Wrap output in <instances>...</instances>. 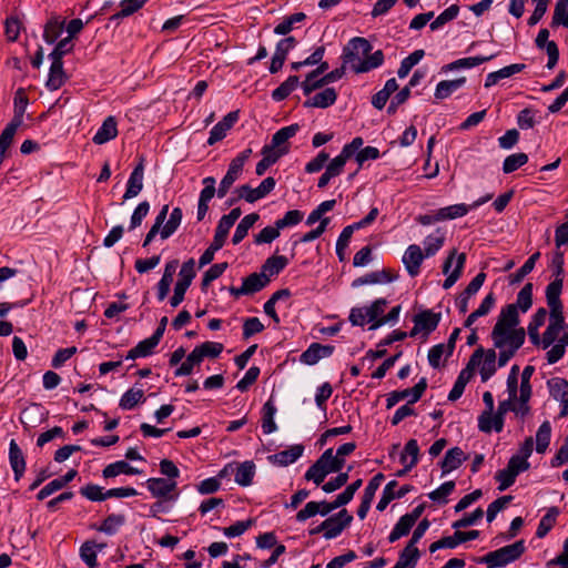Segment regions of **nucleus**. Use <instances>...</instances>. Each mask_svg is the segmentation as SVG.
<instances>
[{"label":"nucleus","instance_id":"1","mask_svg":"<svg viewBox=\"0 0 568 568\" xmlns=\"http://www.w3.org/2000/svg\"><path fill=\"white\" fill-rule=\"evenodd\" d=\"M519 323L515 306L507 305L501 308L498 320L491 332L494 346L499 349L498 365L505 366L508 361L523 346L526 331L516 326Z\"/></svg>","mask_w":568,"mask_h":568},{"label":"nucleus","instance_id":"2","mask_svg":"<svg viewBox=\"0 0 568 568\" xmlns=\"http://www.w3.org/2000/svg\"><path fill=\"white\" fill-rule=\"evenodd\" d=\"M534 346L542 349L549 348L546 353L548 364H555L566 354L568 347V324L565 322L564 313H549V323Z\"/></svg>","mask_w":568,"mask_h":568},{"label":"nucleus","instance_id":"3","mask_svg":"<svg viewBox=\"0 0 568 568\" xmlns=\"http://www.w3.org/2000/svg\"><path fill=\"white\" fill-rule=\"evenodd\" d=\"M168 213L169 205L165 204L158 213L153 225L148 232L143 246H148L158 234H160L162 240H166L178 230L183 217L181 207H174L166 220Z\"/></svg>","mask_w":568,"mask_h":568},{"label":"nucleus","instance_id":"4","mask_svg":"<svg viewBox=\"0 0 568 568\" xmlns=\"http://www.w3.org/2000/svg\"><path fill=\"white\" fill-rule=\"evenodd\" d=\"M525 550L526 547L524 540H518L511 545L486 554L480 561L485 562L488 568L504 567L517 560Z\"/></svg>","mask_w":568,"mask_h":568},{"label":"nucleus","instance_id":"5","mask_svg":"<svg viewBox=\"0 0 568 568\" xmlns=\"http://www.w3.org/2000/svg\"><path fill=\"white\" fill-rule=\"evenodd\" d=\"M509 410L514 412L517 416L524 417L529 413L530 407L528 405V402H521V394H519V396L517 395V393L515 394V396L508 394V398L499 403L496 412L494 425L496 426L497 433L503 430L504 416Z\"/></svg>","mask_w":568,"mask_h":568},{"label":"nucleus","instance_id":"6","mask_svg":"<svg viewBox=\"0 0 568 568\" xmlns=\"http://www.w3.org/2000/svg\"><path fill=\"white\" fill-rule=\"evenodd\" d=\"M495 363L496 353L494 349H488L486 353L478 349L470 357L467 369L474 371L478 367L483 382H486L496 371Z\"/></svg>","mask_w":568,"mask_h":568},{"label":"nucleus","instance_id":"7","mask_svg":"<svg viewBox=\"0 0 568 568\" xmlns=\"http://www.w3.org/2000/svg\"><path fill=\"white\" fill-rule=\"evenodd\" d=\"M268 278L261 272H254L242 280L240 287L231 286L229 292L234 297L253 295L268 285Z\"/></svg>","mask_w":568,"mask_h":568},{"label":"nucleus","instance_id":"8","mask_svg":"<svg viewBox=\"0 0 568 568\" xmlns=\"http://www.w3.org/2000/svg\"><path fill=\"white\" fill-rule=\"evenodd\" d=\"M373 47L371 42L362 37H355L348 41L343 49V63L356 64L362 61V55H367L372 51Z\"/></svg>","mask_w":568,"mask_h":568},{"label":"nucleus","instance_id":"9","mask_svg":"<svg viewBox=\"0 0 568 568\" xmlns=\"http://www.w3.org/2000/svg\"><path fill=\"white\" fill-rule=\"evenodd\" d=\"M352 520L353 516L348 514L347 509H342L337 514L326 518L321 527L325 528L324 538L328 540L336 538L351 525Z\"/></svg>","mask_w":568,"mask_h":568},{"label":"nucleus","instance_id":"10","mask_svg":"<svg viewBox=\"0 0 568 568\" xmlns=\"http://www.w3.org/2000/svg\"><path fill=\"white\" fill-rule=\"evenodd\" d=\"M275 185V179L268 176L255 189H252L248 184H243L236 191L239 193V197L244 199L248 203H254L270 194L274 190Z\"/></svg>","mask_w":568,"mask_h":568},{"label":"nucleus","instance_id":"11","mask_svg":"<svg viewBox=\"0 0 568 568\" xmlns=\"http://www.w3.org/2000/svg\"><path fill=\"white\" fill-rule=\"evenodd\" d=\"M440 320V315L430 310L423 311L414 316V327L409 332L410 337H415L419 333L425 336L436 329Z\"/></svg>","mask_w":568,"mask_h":568},{"label":"nucleus","instance_id":"12","mask_svg":"<svg viewBox=\"0 0 568 568\" xmlns=\"http://www.w3.org/2000/svg\"><path fill=\"white\" fill-rule=\"evenodd\" d=\"M460 331L462 329L459 327H455L448 338L447 344H437L429 349L428 362L432 367L438 368L442 357L444 355H446V357L452 355Z\"/></svg>","mask_w":568,"mask_h":568},{"label":"nucleus","instance_id":"13","mask_svg":"<svg viewBox=\"0 0 568 568\" xmlns=\"http://www.w3.org/2000/svg\"><path fill=\"white\" fill-rule=\"evenodd\" d=\"M146 487L151 495L155 498H165L168 500H175L178 494L171 495L176 489V481L165 478H149Z\"/></svg>","mask_w":568,"mask_h":568},{"label":"nucleus","instance_id":"14","mask_svg":"<svg viewBox=\"0 0 568 568\" xmlns=\"http://www.w3.org/2000/svg\"><path fill=\"white\" fill-rule=\"evenodd\" d=\"M143 178H144V158L141 156L139 163L134 166L131 172L126 190L123 194V200H130L139 195V193L143 189Z\"/></svg>","mask_w":568,"mask_h":568},{"label":"nucleus","instance_id":"15","mask_svg":"<svg viewBox=\"0 0 568 568\" xmlns=\"http://www.w3.org/2000/svg\"><path fill=\"white\" fill-rule=\"evenodd\" d=\"M548 386L552 398L561 405L559 416H568V382L564 378H552L548 382Z\"/></svg>","mask_w":568,"mask_h":568},{"label":"nucleus","instance_id":"16","mask_svg":"<svg viewBox=\"0 0 568 568\" xmlns=\"http://www.w3.org/2000/svg\"><path fill=\"white\" fill-rule=\"evenodd\" d=\"M398 275L396 272L390 268H383L357 277L353 281L352 286L358 287L366 284H385L395 281Z\"/></svg>","mask_w":568,"mask_h":568},{"label":"nucleus","instance_id":"17","mask_svg":"<svg viewBox=\"0 0 568 568\" xmlns=\"http://www.w3.org/2000/svg\"><path fill=\"white\" fill-rule=\"evenodd\" d=\"M549 30L540 29L535 40L538 49H546L548 55L547 68L552 69L558 62L559 50L555 41H549Z\"/></svg>","mask_w":568,"mask_h":568},{"label":"nucleus","instance_id":"18","mask_svg":"<svg viewBox=\"0 0 568 568\" xmlns=\"http://www.w3.org/2000/svg\"><path fill=\"white\" fill-rule=\"evenodd\" d=\"M335 347L333 345H323L312 343L302 354L301 362L306 365H315L320 359L328 357L333 354Z\"/></svg>","mask_w":568,"mask_h":568},{"label":"nucleus","instance_id":"19","mask_svg":"<svg viewBox=\"0 0 568 568\" xmlns=\"http://www.w3.org/2000/svg\"><path fill=\"white\" fill-rule=\"evenodd\" d=\"M13 103V118L7 125L18 130L23 124V115L29 104V98L26 94L24 89L20 88L16 91Z\"/></svg>","mask_w":568,"mask_h":568},{"label":"nucleus","instance_id":"20","mask_svg":"<svg viewBox=\"0 0 568 568\" xmlns=\"http://www.w3.org/2000/svg\"><path fill=\"white\" fill-rule=\"evenodd\" d=\"M303 452L304 446L296 444L287 449L281 450L274 455L268 456L267 459L272 464H276L278 466H288L295 463L303 455Z\"/></svg>","mask_w":568,"mask_h":568},{"label":"nucleus","instance_id":"21","mask_svg":"<svg viewBox=\"0 0 568 568\" xmlns=\"http://www.w3.org/2000/svg\"><path fill=\"white\" fill-rule=\"evenodd\" d=\"M9 462L14 474V479L19 481L26 470V459L22 450L14 439L9 444Z\"/></svg>","mask_w":568,"mask_h":568},{"label":"nucleus","instance_id":"22","mask_svg":"<svg viewBox=\"0 0 568 568\" xmlns=\"http://www.w3.org/2000/svg\"><path fill=\"white\" fill-rule=\"evenodd\" d=\"M337 100V92L334 88H326L323 91L316 93L312 98L304 101V108H321L326 109L333 105Z\"/></svg>","mask_w":568,"mask_h":568},{"label":"nucleus","instance_id":"23","mask_svg":"<svg viewBox=\"0 0 568 568\" xmlns=\"http://www.w3.org/2000/svg\"><path fill=\"white\" fill-rule=\"evenodd\" d=\"M436 251H405L403 255V263L410 276H416L419 273L422 262L432 256Z\"/></svg>","mask_w":568,"mask_h":568},{"label":"nucleus","instance_id":"24","mask_svg":"<svg viewBox=\"0 0 568 568\" xmlns=\"http://www.w3.org/2000/svg\"><path fill=\"white\" fill-rule=\"evenodd\" d=\"M562 288V278H556L546 287V300L549 306V313H564L560 293Z\"/></svg>","mask_w":568,"mask_h":568},{"label":"nucleus","instance_id":"25","mask_svg":"<svg viewBox=\"0 0 568 568\" xmlns=\"http://www.w3.org/2000/svg\"><path fill=\"white\" fill-rule=\"evenodd\" d=\"M118 135V128H116V120L114 116L110 115L108 116L102 125L98 129L94 136L92 138V141L95 144H104Z\"/></svg>","mask_w":568,"mask_h":568},{"label":"nucleus","instance_id":"26","mask_svg":"<svg viewBox=\"0 0 568 568\" xmlns=\"http://www.w3.org/2000/svg\"><path fill=\"white\" fill-rule=\"evenodd\" d=\"M526 68L523 63H515L494 71L487 74L485 80V88L496 85L500 80L510 78L511 75L521 72Z\"/></svg>","mask_w":568,"mask_h":568},{"label":"nucleus","instance_id":"27","mask_svg":"<svg viewBox=\"0 0 568 568\" xmlns=\"http://www.w3.org/2000/svg\"><path fill=\"white\" fill-rule=\"evenodd\" d=\"M288 264V258L283 255H273L268 257L261 266V273L268 278V283L272 277L277 276Z\"/></svg>","mask_w":568,"mask_h":568},{"label":"nucleus","instance_id":"28","mask_svg":"<svg viewBox=\"0 0 568 568\" xmlns=\"http://www.w3.org/2000/svg\"><path fill=\"white\" fill-rule=\"evenodd\" d=\"M67 80L62 60H51L47 88L51 91L60 89Z\"/></svg>","mask_w":568,"mask_h":568},{"label":"nucleus","instance_id":"29","mask_svg":"<svg viewBox=\"0 0 568 568\" xmlns=\"http://www.w3.org/2000/svg\"><path fill=\"white\" fill-rule=\"evenodd\" d=\"M178 266H179V261L178 260L170 261L165 265L162 278L158 283V298H159V301H163L168 296V294L170 292V286H171L172 281H173V275H174Z\"/></svg>","mask_w":568,"mask_h":568},{"label":"nucleus","instance_id":"30","mask_svg":"<svg viewBox=\"0 0 568 568\" xmlns=\"http://www.w3.org/2000/svg\"><path fill=\"white\" fill-rule=\"evenodd\" d=\"M363 57L364 59H362V61L353 64V70L356 73L369 72L384 63V52L382 50H377L374 53L369 52L367 55Z\"/></svg>","mask_w":568,"mask_h":568},{"label":"nucleus","instance_id":"31","mask_svg":"<svg viewBox=\"0 0 568 568\" xmlns=\"http://www.w3.org/2000/svg\"><path fill=\"white\" fill-rule=\"evenodd\" d=\"M121 474L139 475V474H141V470L135 467H132L125 460H118L115 463L109 464L102 470V476L105 479L116 477Z\"/></svg>","mask_w":568,"mask_h":568},{"label":"nucleus","instance_id":"32","mask_svg":"<svg viewBox=\"0 0 568 568\" xmlns=\"http://www.w3.org/2000/svg\"><path fill=\"white\" fill-rule=\"evenodd\" d=\"M456 253H457V251H452V254L448 256V258L446 260V262L444 263V266H443V272L445 274H447L452 266V262L455 258V261H456L455 268L443 283V287L445 290L450 288L456 283V281L458 280V276H459V272L462 271V254L456 255Z\"/></svg>","mask_w":568,"mask_h":568},{"label":"nucleus","instance_id":"33","mask_svg":"<svg viewBox=\"0 0 568 568\" xmlns=\"http://www.w3.org/2000/svg\"><path fill=\"white\" fill-rule=\"evenodd\" d=\"M65 21L60 17H51L44 26L43 39L47 43H54L64 29Z\"/></svg>","mask_w":568,"mask_h":568},{"label":"nucleus","instance_id":"34","mask_svg":"<svg viewBox=\"0 0 568 568\" xmlns=\"http://www.w3.org/2000/svg\"><path fill=\"white\" fill-rule=\"evenodd\" d=\"M159 341L154 339L153 336L145 338L136 344L135 347L131 348L125 358L135 359L139 357H146L153 353V349L159 345Z\"/></svg>","mask_w":568,"mask_h":568},{"label":"nucleus","instance_id":"35","mask_svg":"<svg viewBox=\"0 0 568 568\" xmlns=\"http://www.w3.org/2000/svg\"><path fill=\"white\" fill-rule=\"evenodd\" d=\"M255 475V464L251 460L237 465L234 480L242 487L250 486Z\"/></svg>","mask_w":568,"mask_h":568},{"label":"nucleus","instance_id":"36","mask_svg":"<svg viewBox=\"0 0 568 568\" xmlns=\"http://www.w3.org/2000/svg\"><path fill=\"white\" fill-rule=\"evenodd\" d=\"M462 519L456 520L453 525L455 528V532L453 536L443 537L439 540L433 542L429 547L430 552H435L437 549L442 548H455L459 544H462V530H459Z\"/></svg>","mask_w":568,"mask_h":568},{"label":"nucleus","instance_id":"37","mask_svg":"<svg viewBox=\"0 0 568 568\" xmlns=\"http://www.w3.org/2000/svg\"><path fill=\"white\" fill-rule=\"evenodd\" d=\"M419 556L418 548L407 544L400 551L398 560L393 568H415Z\"/></svg>","mask_w":568,"mask_h":568},{"label":"nucleus","instance_id":"38","mask_svg":"<svg viewBox=\"0 0 568 568\" xmlns=\"http://www.w3.org/2000/svg\"><path fill=\"white\" fill-rule=\"evenodd\" d=\"M548 312L545 307L538 308L535 314L532 315L530 322L527 326V334L529 336V339L531 344L535 341H538V337L540 335L539 328L545 324L547 320Z\"/></svg>","mask_w":568,"mask_h":568},{"label":"nucleus","instance_id":"39","mask_svg":"<svg viewBox=\"0 0 568 568\" xmlns=\"http://www.w3.org/2000/svg\"><path fill=\"white\" fill-rule=\"evenodd\" d=\"M262 430L264 434L268 435L274 433L277 429V426L274 422V416L276 414V406L272 399H268L262 408Z\"/></svg>","mask_w":568,"mask_h":568},{"label":"nucleus","instance_id":"40","mask_svg":"<svg viewBox=\"0 0 568 568\" xmlns=\"http://www.w3.org/2000/svg\"><path fill=\"white\" fill-rule=\"evenodd\" d=\"M300 84L297 75H290L280 87L272 91V99L275 102L285 100Z\"/></svg>","mask_w":568,"mask_h":568},{"label":"nucleus","instance_id":"41","mask_svg":"<svg viewBox=\"0 0 568 568\" xmlns=\"http://www.w3.org/2000/svg\"><path fill=\"white\" fill-rule=\"evenodd\" d=\"M104 547V544L97 545L93 540H87L80 547V557L87 564L89 568H95L98 566L97 548L100 550Z\"/></svg>","mask_w":568,"mask_h":568},{"label":"nucleus","instance_id":"42","mask_svg":"<svg viewBox=\"0 0 568 568\" xmlns=\"http://www.w3.org/2000/svg\"><path fill=\"white\" fill-rule=\"evenodd\" d=\"M260 219L257 213H251L245 215L241 222L237 224L235 232L232 237V244L237 245L247 235L248 230L254 225V223Z\"/></svg>","mask_w":568,"mask_h":568},{"label":"nucleus","instance_id":"43","mask_svg":"<svg viewBox=\"0 0 568 568\" xmlns=\"http://www.w3.org/2000/svg\"><path fill=\"white\" fill-rule=\"evenodd\" d=\"M125 524V516L122 514H111L109 515L97 530L104 532L106 535H114L120 527Z\"/></svg>","mask_w":568,"mask_h":568},{"label":"nucleus","instance_id":"44","mask_svg":"<svg viewBox=\"0 0 568 568\" xmlns=\"http://www.w3.org/2000/svg\"><path fill=\"white\" fill-rule=\"evenodd\" d=\"M559 515V509L557 507H550L546 515L539 521L536 536L538 538H544L556 524L557 517Z\"/></svg>","mask_w":568,"mask_h":568},{"label":"nucleus","instance_id":"45","mask_svg":"<svg viewBox=\"0 0 568 568\" xmlns=\"http://www.w3.org/2000/svg\"><path fill=\"white\" fill-rule=\"evenodd\" d=\"M425 51L423 49L415 50L408 57L402 60L397 70V75L400 79L406 78L410 70L424 58Z\"/></svg>","mask_w":568,"mask_h":568},{"label":"nucleus","instance_id":"46","mask_svg":"<svg viewBox=\"0 0 568 568\" xmlns=\"http://www.w3.org/2000/svg\"><path fill=\"white\" fill-rule=\"evenodd\" d=\"M495 302H496V298L493 293H489L488 295H486V297L480 303L479 307L476 311H474L471 314H469L466 322L464 323V326L469 327L473 325V323L478 317L487 315L490 312V310L494 307Z\"/></svg>","mask_w":568,"mask_h":568},{"label":"nucleus","instance_id":"47","mask_svg":"<svg viewBox=\"0 0 568 568\" xmlns=\"http://www.w3.org/2000/svg\"><path fill=\"white\" fill-rule=\"evenodd\" d=\"M300 126L298 124L294 123V124H291V125H287V126H284L282 129H280L278 131H276L273 136H272V142L270 145L274 146V148H286L285 145H283L288 139L293 138L297 131H298Z\"/></svg>","mask_w":568,"mask_h":568},{"label":"nucleus","instance_id":"48","mask_svg":"<svg viewBox=\"0 0 568 568\" xmlns=\"http://www.w3.org/2000/svg\"><path fill=\"white\" fill-rule=\"evenodd\" d=\"M532 304V284L526 283L524 287L519 291L517 295L516 303L511 305L515 306V311L518 313V308L521 312H527Z\"/></svg>","mask_w":568,"mask_h":568},{"label":"nucleus","instance_id":"49","mask_svg":"<svg viewBox=\"0 0 568 568\" xmlns=\"http://www.w3.org/2000/svg\"><path fill=\"white\" fill-rule=\"evenodd\" d=\"M148 0H122L120 2L121 10L114 13L110 20L118 21L120 19L126 18L134 12H136Z\"/></svg>","mask_w":568,"mask_h":568},{"label":"nucleus","instance_id":"50","mask_svg":"<svg viewBox=\"0 0 568 568\" xmlns=\"http://www.w3.org/2000/svg\"><path fill=\"white\" fill-rule=\"evenodd\" d=\"M142 400H144L143 389L130 388L122 395L119 406L122 409H132Z\"/></svg>","mask_w":568,"mask_h":568},{"label":"nucleus","instance_id":"51","mask_svg":"<svg viewBox=\"0 0 568 568\" xmlns=\"http://www.w3.org/2000/svg\"><path fill=\"white\" fill-rule=\"evenodd\" d=\"M551 437V425L548 420L544 422L536 433V450L539 454L546 452Z\"/></svg>","mask_w":568,"mask_h":568},{"label":"nucleus","instance_id":"52","mask_svg":"<svg viewBox=\"0 0 568 568\" xmlns=\"http://www.w3.org/2000/svg\"><path fill=\"white\" fill-rule=\"evenodd\" d=\"M460 464L462 449L459 447H454L449 449L442 462L443 474H447L454 469H457Z\"/></svg>","mask_w":568,"mask_h":568},{"label":"nucleus","instance_id":"53","mask_svg":"<svg viewBox=\"0 0 568 568\" xmlns=\"http://www.w3.org/2000/svg\"><path fill=\"white\" fill-rule=\"evenodd\" d=\"M414 525L410 517L402 516L388 536L389 542H395L400 537L408 535Z\"/></svg>","mask_w":568,"mask_h":568},{"label":"nucleus","instance_id":"54","mask_svg":"<svg viewBox=\"0 0 568 568\" xmlns=\"http://www.w3.org/2000/svg\"><path fill=\"white\" fill-rule=\"evenodd\" d=\"M305 18L306 16L303 12L293 13L286 17L282 22H280L274 28V33L280 36H286L293 30L295 23L304 21Z\"/></svg>","mask_w":568,"mask_h":568},{"label":"nucleus","instance_id":"55","mask_svg":"<svg viewBox=\"0 0 568 568\" xmlns=\"http://www.w3.org/2000/svg\"><path fill=\"white\" fill-rule=\"evenodd\" d=\"M232 226L226 220L221 217L215 229L214 239L207 248H222Z\"/></svg>","mask_w":568,"mask_h":568},{"label":"nucleus","instance_id":"56","mask_svg":"<svg viewBox=\"0 0 568 568\" xmlns=\"http://www.w3.org/2000/svg\"><path fill=\"white\" fill-rule=\"evenodd\" d=\"M528 162V155L519 152L508 155L503 163V172L509 174L521 168Z\"/></svg>","mask_w":568,"mask_h":568},{"label":"nucleus","instance_id":"57","mask_svg":"<svg viewBox=\"0 0 568 568\" xmlns=\"http://www.w3.org/2000/svg\"><path fill=\"white\" fill-rule=\"evenodd\" d=\"M535 372L534 366L528 365L524 368L521 373V379H520V386H519V394H521V402H529L532 389L530 384V378Z\"/></svg>","mask_w":568,"mask_h":568},{"label":"nucleus","instance_id":"58","mask_svg":"<svg viewBox=\"0 0 568 568\" xmlns=\"http://www.w3.org/2000/svg\"><path fill=\"white\" fill-rule=\"evenodd\" d=\"M418 455H419V447H418L417 440L416 439H409L406 443V445L404 447V450H403V453L400 455V462H402V464H406L407 463V457L409 456L410 460L407 464V468H413L418 463Z\"/></svg>","mask_w":568,"mask_h":568},{"label":"nucleus","instance_id":"59","mask_svg":"<svg viewBox=\"0 0 568 568\" xmlns=\"http://www.w3.org/2000/svg\"><path fill=\"white\" fill-rule=\"evenodd\" d=\"M551 26L568 28V0H558L554 10Z\"/></svg>","mask_w":568,"mask_h":568},{"label":"nucleus","instance_id":"60","mask_svg":"<svg viewBox=\"0 0 568 568\" xmlns=\"http://www.w3.org/2000/svg\"><path fill=\"white\" fill-rule=\"evenodd\" d=\"M223 344L217 342H204L203 344L195 347L202 361L204 357H217L223 352Z\"/></svg>","mask_w":568,"mask_h":568},{"label":"nucleus","instance_id":"61","mask_svg":"<svg viewBox=\"0 0 568 568\" xmlns=\"http://www.w3.org/2000/svg\"><path fill=\"white\" fill-rule=\"evenodd\" d=\"M460 87L462 79H456L452 81H440L436 87L435 98L439 100L446 99Z\"/></svg>","mask_w":568,"mask_h":568},{"label":"nucleus","instance_id":"62","mask_svg":"<svg viewBox=\"0 0 568 568\" xmlns=\"http://www.w3.org/2000/svg\"><path fill=\"white\" fill-rule=\"evenodd\" d=\"M455 489V483L453 480L445 481L437 489L429 493L428 497L438 504H446L447 497Z\"/></svg>","mask_w":568,"mask_h":568},{"label":"nucleus","instance_id":"63","mask_svg":"<svg viewBox=\"0 0 568 568\" xmlns=\"http://www.w3.org/2000/svg\"><path fill=\"white\" fill-rule=\"evenodd\" d=\"M202 362L199 353L194 348L186 357V359L181 364L179 368L175 371V376H187L192 373L193 367L199 365Z\"/></svg>","mask_w":568,"mask_h":568},{"label":"nucleus","instance_id":"64","mask_svg":"<svg viewBox=\"0 0 568 568\" xmlns=\"http://www.w3.org/2000/svg\"><path fill=\"white\" fill-rule=\"evenodd\" d=\"M80 494L91 501H103L106 499V491L95 484H88L80 488Z\"/></svg>","mask_w":568,"mask_h":568}]
</instances>
